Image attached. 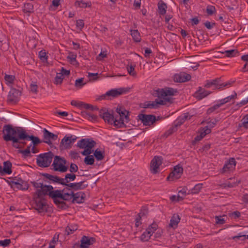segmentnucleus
<instances>
[{"instance_id": "obj_1", "label": "nucleus", "mask_w": 248, "mask_h": 248, "mask_svg": "<svg viewBox=\"0 0 248 248\" xmlns=\"http://www.w3.org/2000/svg\"><path fill=\"white\" fill-rule=\"evenodd\" d=\"M22 129V127H16L14 128L11 125H5L3 127V133L4 134L3 138L6 141H12L13 142V146L16 148H19V145L17 143H19L21 140L18 139L19 132Z\"/></svg>"}, {"instance_id": "obj_2", "label": "nucleus", "mask_w": 248, "mask_h": 248, "mask_svg": "<svg viewBox=\"0 0 248 248\" xmlns=\"http://www.w3.org/2000/svg\"><path fill=\"white\" fill-rule=\"evenodd\" d=\"M173 99L172 98H167L164 100L155 99V101H147L143 103H141L140 107L144 108H157L159 107V105H165L167 103L172 104Z\"/></svg>"}, {"instance_id": "obj_3", "label": "nucleus", "mask_w": 248, "mask_h": 248, "mask_svg": "<svg viewBox=\"0 0 248 248\" xmlns=\"http://www.w3.org/2000/svg\"><path fill=\"white\" fill-rule=\"evenodd\" d=\"M54 156V154L51 151L41 154L36 158L37 164L40 167H48L50 166Z\"/></svg>"}, {"instance_id": "obj_4", "label": "nucleus", "mask_w": 248, "mask_h": 248, "mask_svg": "<svg viewBox=\"0 0 248 248\" xmlns=\"http://www.w3.org/2000/svg\"><path fill=\"white\" fill-rule=\"evenodd\" d=\"M74 192L68 187H65L62 190L57 189L53 193L52 195L54 198H58L60 200L65 201H70L73 199Z\"/></svg>"}, {"instance_id": "obj_5", "label": "nucleus", "mask_w": 248, "mask_h": 248, "mask_svg": "<svg viewBox=\"0 0 248 248\" xmlns=\"http://www.w3.org/2000/svg\"><path fill=\"white\" fill-rule=\"evenodd\" d=\"M177 93L178 91L176 89L170 87H166L164 89H158L154 91L153 95L155 97L162 98V100H164L165 98H169L168 96L174 95Z\"/></svg>"}, {"instance_id": "obj_6", "label": "nucleus", "mask_w": 248, "mask_h": 248, "mask_svg": "<svg viewBox=\"0 0 248 248\" xmlns=\"http://www.w3.org/2000/svg\"><path fill=\"white\" fill-rule=\"evenodd\" d=\"M66 164V161L64 158L56 155L54 157L52 166L55 171L64 172L68 170V167L65 166Z\"/></svg>"}, {"instance_id": "obj_7", "label": "nucleus", "mask_w": 248, "mask_h": 248, "mask_svg": "<svg viewBox=\"0 0 248 248\" xmlns=\"http://www.w3.org/2000/svg\"><path fill=\"white\" fill-rule=\"evenodd\" d=\"M55 192V190H53V187L51 185H43L40 189H37L34 194L39 198H44V196L48 195L52 199V193Z\"/></svg>"}, {"instance_id": "obj_8", "label": "nucleus", "mask_w": 248, "mask_h": 248, "mask_svg": "<svg viewBox=\"0 0 248 248\" xmlns=\"http://www.w3.org/2000/svg\"><path fill=\"white\" fill-rule=\"evenodd\" d=\"M21 131L19 132L18 139L21 140H31L33 146L37 145L42 143L43 140H41L37 137L33 135H29L26 132L25 130L22 128Z\"/></svg>"}, {"instance_id": "obj_9", "label": "nucleus", "mask_w": 248, "mask_h": 248, "mask_svg": "<svg viewBox=\"0 0 248 248\" xmlns=\"http://www.w3.org/2000/svg\"><path fill=\"white\" fill-rule=\"evenodd\" d=\"M139 120L141 121L144 125L150 126L153 124L157 119L153 114H139L138 116Z\"/></svg>"}, {"instance_id": "obj_10", "label": "nucleus", "mask_w": 248, "mask_h": 248, "mask_svg": "<svg viewBox=\"0 0 248 248\" xmlns=\"http://www.w3.org/2000/svg\"><path fill=\"white\" fill-rule=\"evenodd\" d=\"M41 175L44 177V181L45 182L50 184H59L64 186L63 178H60L56 175H51L46 173H41Z\"/></svg>"}, {"instance_id": "obj_11", "label": "nucleus", "mask_w": 248, "mask_h": 248, "mask_svg": "<svg viewBox=\"0 0 248 248\" xmlns=\"http://www.w3.org/2000/svg\"><path fill=\"white\" fill-rule=\"evenodd\" d=\"M12 188H16L18 189L25 190L29 188V185L27 182L23 181L21 178H13V181L9 182Z\"/></svg>"}, {"instance_id": "obj_12", "label": "nucleus", "mask_w": 248, "mask_h": 248, "mask_svg": "<svg viewBox=\"0 0 248 248\" xmlns=\"http://www.w3.org/2000/svg\"><path fill=\"white\" fill-rule=\"evenodd\" d=\"M43 142L52 147V140H56L58 138V135L48 131L46 128L43 130Z\"/></svg>"}, {"instance_id": "obj_13", "label": "nucleus", "mask_w": 248, "mask_h": 248, "mask_svg": "<svg viewBox=\"0 0 248 248\" xmlns=\"http://www.w3.org/2000/svg\"><path fill=\"white\" fill-rule=\"evenodd\" d=\"M162 163V157L161 156H155L152 160L150 164V171L153 174L158 172L159 166Z\"/></svg>"}, {"instance_id": "obj_14", "label": "nucleus", "mask_w": 248, "mask_h": 248, "mask_svg": "<svg viewBox=\"0 0 248 248\" xmlns=\"http://www.w3.org/2000/svg\"><path fill=\"white\" fill-rule=\"evenodd\" d=\"M183 172V168L181 166L179 165L175 166L173 168V171L171 172L167 177V180L173 181L175 179H178L181 177Z\"/></svg>"}, {"instance_id": "obj_15", "label": "nucleus", "mask_w": 248, "mask_h": 248, "mask_svg": "<svg viewBox=\"0 0 248 248\" xmlns=\"http://www.w3.org/2000/svg\"><path fill=\"white\" fill-rule=\"evenodd\" d=\"M81 244L79 245L76 244L74 248L79 247L80 248H89L90 245H93L95 242V239L93 237H89L86 236H83L80 240Z\"/></svg>"}, {"instance_id": "obj_16", "label": "nucleus", "mask_w": 248, "mask_h": 248, "mask_svg": "<svg viewBox=\"0 0 248 248\" xmlns=\"http://www.w3.org/2000/svg\"><path fill=\"white\" fill-rule=\"evenodd\" d=\"M33 198L36 206L35 208L39 212L46 211L47 204L45 198H39L34 195Z\"/></svg>"}, {"instance_id": "obj_17", "label": "nucleus", "mask_w": 248, "mask_h": 248, "mask_svg": "<svg viewBox=\"0 0 248 248\" xmlns=\"http://www.w3.org/2000/svg\"><path fill=\"white\" fill-rule=\"evenodd\" d=\"M130 90L129 87L120 88L116 89H112L106 93L108 96H112V97H117L123 94L128 92Z\"/></svg>"}, {"instance_id": "obj_18", "label": "nucleus", "mask_w": 248, "mask_h": 248, "mask_svg": "<svg viewBox=\"0 0 248 248\" xmlns=\"http://www.w3.org/2000/svg\"><path fill=\"white\" fill-rule=\"evenodd\" d=\"M96 142L92 139H83L78 142L77 146L80 149L93 148L96 145Z\"/></svg>"}, {"instance_id": "obj_19", "label": "nucleus", "mask_w": 248, "mask_h": 248, "mask_svg": "<svg viewBox=\"0 0 248 248\" xmlns=\"http://www.w3.org/2000/svg\"><path fill=\"white\" fill-rule=\"evenodd\" d=\"M236 161L234 158H231L224 164L223 168L220 170L221 174L229 172L233 170L236 166Z\"/></svg>"}, {"instance_id": "obj_20", "label": "nucleus", "mask_w": 248, "mask_h": 248, "mask_svg": "<svg viewBox=\"0 0 248 248\" xmlns=\"http://www.w3.org/2000/svg\"><path fill=\"white\" fill-rule=\"evenodd\" d=\"M64 186L68 187L71 190H82L88 187V184L86 183V181L84 180L78 183H70L69 184H65Z\"/></svg>"}, {"instance_id": "obj_21", "label": "nucleus", "mask_w": 248, "mask_h": 248, "mask_svg": "<svg viewBox=\"0 0 248 248\" xmlns=\"http://www.w3.org/2000/svg\"><path fill=\"white\" fill-rule=\"evenodd\" d=\"M100 116L104 119L106 122H108V124H112L113 122L114 117L112 113L108 112L106 108L101 109L99 112Z\"/></svg>"}, {"instance_id": "obj_22", "label": "nucleus", "mask_w": 248, "mask_h": 248, "mask_svg": "<svg viewBox=\"0 0 248 248\" xmlns=\"http://www.w3.org/2000/svg\"><path fill=\"white\" fill-rule=\"evenodd\" d=\"M21 94L20 91L15 88H12L9 93L8 100L10 102L16 103L18 101Z\"/></svg>"}, {"instance_id": "obj_23", "label": "nucleus", "mask_w": 248, "mask_h": 248, "mask_svg": "<svg viewBox=\"0 0 248 248\" xmlns=\"http://www.w3.org/2000/svg\"><path fill=\"white\" fill-rule=\"evenodd\" d=\"M191 78L189 74L185 72H180L174 75L173 79L176 82H185L190 80Z\"/></svg>"}, {"instance_id": "obj_24", "label": "nucleus", "mask_w": 248, "mask_h": 248, "mask_svg": "<svg viewBox=\"0 0 248 248\" xmlns=\"http://www.w3.org/2000/svg\"><path fill=\"white\" fill-rule=\"evenodd\" d=\"M211 93V92L205 90L201 87L198 88V90L194 93L193 96L200 100L207 96Z\"/></svg>"}, {"instance_id": "obj_25", "label": "nucleus", "mask_w": 248, "mask_h": 248, "mask_svg": "<svg viewBox=\"0 0 248 248\" xmlns=\"http://www.w3.org/2000/svg\"><path fill=\"white\" fill-rule=\"evenodd\" d=\"M210 132L211 129L208 128L207 126H205L202 129V131L200 132V134L198 135L194 138V140L192 142V144L193 145L196 144L198 141H200L206 136V135L210 133Z\"/></svg>"}, {"instance_id": "obj_26", "label": "nucleus", "mask_w": 248, "mask_h": 248, "mask_svg": "<svg viewBox=\"0 0 248 248\" xmlns=\"http://www.w3.org/2000/svg\"><path fill=\"white\" fill-rule=\"evenodd\" d=\"M52 193V199L54 203L57 205V207L62 210H65L69 208L68 205L65 202V201L60 200L58 198H54L53 196Z\"/></svg>"}, {"instance_id": "obj_27", "label": "nucleus", "mask_w": 248, "mask_h": 248, "mask_svg": "<svg viewBox=\"0 0 248 248\" xmlns=\"http://www.w3.org/2000/svg\"><path fill=\"white\" fill-rule=\"evenodd\" d=\"M85 198V194L83 192H78L73 194V199L72 203L77 202L78 203H83Z\"/></svg>"}, {"instance_id": "obj_28", "label": "nucleus", "mask_w": 248, "mask_h": 248, "mask_svg": "<svg viewBox=\"0 0 248 248\" xmlns=\"http://www.w3.org/2000/svg\"><path fill=\"white\" fill-rule=\"evenodd\" d=\"M71 147V141L70 137L65 136L61 140L60 145V150L63 149H69Z\"/></svg>"}, {"instance_id": "obj_29", "label": "nucleus", "mask_w": 248, "mask_h": 248, "mask_svg": "<svg viewBox=\"0 0 248 248\" xmlns=\"http://www.w3.org/2000/svg\"><path fill=\"white\" fill-rule=\"evenodd\" d=\"M237 97V93L234 92L233 94L228 96L223 99H221L218 101V108L225 104L226 103H228L231 101V100H233L236 98Z\"/></svg>"}, {"instance_id": "obj_30", "label": "nucleus", "mask_w": 248, "mask_h": 248, "mask_svg": "<svg viewBox=\"0 0 248 248\" xmlns=\"http://www.w3.org/2000/svg\"><path fill=\"white\" fill-rule=\"evenodd\" d=\"M218 54H225V56L228 57H232L239 55V52L237 49H232L226 50L224 52L218 51Z\"/></svg>"}, {"instance_id": "obj_31", "label": "nucleus", "mask_w": 248, "mask_h": 248, "mask_svg": "<svg viewBox=\"0 0 248 248\" xmlns=\"http://www.w3.org/2000/svg\"><path fill=\"white\" fill-rule=\"evenodd\" d=\"M3 168L2 171L4 174H10L12 172V164L10 161H6L3 162Z\"/></svg>"}, {"instance_id": "obj_32", "label": "nucleus", "mask_w": 248, "mask_h": 248, "mask_svg": "<svg viewBox=\"0 0 248 248\" xmlns=\"http://www.w3.org/2000/svg\"><path fill=\"white\" fill-rule=\"evenodd\" d=\"M180 221V217L178 215H173L172 217L170 220L169 226L172 228H176L177 227L178 223Z\"/></svg>"}, {"instance_id": "obj_33", "label": "nucleus", "mask_w": 248, "mask_h": 248, "mask_svg": "<svg viewBox=\"0 0 248 248\" xmlns=\"http://www.w3.org/2000/svg\"><path fill=\"white\" fill-rule=\"evenodd\" d=\"M167 4L162 0L158 3V13L160 15H164L166 13Z\"/></svg>"}, {"instance_id": "obj_34", "label": "nucleus", "mask_w": 248, "mask_h": 248, "mask_svg": "<svg viewBox=\"0 0 248 248\" xmlns=\"http://www.w3.org/2000/svg\"><path fill=\"white\" fill-rule=\"evenodd\" d=\"M204 87L206 88H213V90L217 89V78L206 80Z\"/></svg>"}, {"instance_id": "obj_35", "label": "nucleus", "mask_w": 248, "mask_h": 248, "mask_svg": "<svg viewBox=\"0 0 248 248\" xmlns=\"http://www.w3.org/2000/svg\"><path fill=\"white\" fill-rule=\"evenodd\" d=\"M76 175L73 173H67L65 175V177L63 178V183L65 184H69L70 181H73L76 179Z\"/></svg>"}, {"instance_id": "obj_36", "label": "nucleus", "mask_w": 248, "mask_h": 248, "mask_svg": "<svg viewBox=\"0 0 248 248\" xmlns=\"http://www.w3.org/2000/svg\"><path fill=\"white\" fill-rule=\"evenodd\" d=\"M93 156L97 160H102L105 157V152L104 151L99 150L98 149H97L94 152Z\"/></svg>"}, {"instance_id": "obj_37", "label": "nucleus", "mask_w": 248, "mask_h": 248, "mask_svg": "<svg viewBox=\"0 0 248 248\" xmlns=\"http://www.w3.org/2000/svg\"><path fill=\"white\" fill-rule=\"evenodd\" d=\"M78 225L77 224H69L65 228L66 235H68L73 233L75 231L78 230Z\"/></svg>"}, {"instance_id": "obj_38", "label": "nucleus", "mask_w": 248, "mask_h": 248, "mask_svg": "<svg viewBox=\"0 0 248 248\" xmlns=\"http://www.w3.org/2000/svg\"><path fill=\"white\" fill-rule=\"evenodd\" d=\"M131 35L133 40L136 42H140L141 40L139 32L137 30H131Z\"/></svg>"}, {"instance_id": "obj_39", "label": "nucleus", "mask_w": 248, "mask_h": 248, "mask_svg": "<svg viewBox=\"0 0 248 248\" xmlns=\"http://www.w3.org/2000/svg\"><path fill=\"white\" fill-rule=\"evenodd\" d=\"M241 182L240 180H237L236 182L233 183L228 182L226 183L218 185V186H219L221 187H233L237 186Z\"/></svg>"}, {"instance_id": "obj_40", "label": "nucleus", "mask_w": 248, "mask_h": 248, "mask_svg": "<svg viewBox=\"0 0 248 248\" xmlns=\"http://www.w3.org/2000/svg\"><path fill=\"white\" fill-rule=\"evenodd\" d=\"M77 55L70 52L67 57V59L70 60V63L73 65H78V62L76 60Z\"/></svg>"}, {"instance_id": "obj_41", "label": "nucleus", "mask_w": 248, "mask_h": 248, "mask_svg": "<svg viewBox=\"0 0 248 248\" xmlns=\"http://www.w3.org/2000/svg\"><path fill=\"white\" fill-rule=\"evenodd\" d=\"M152 235L149 232L145 231L140 237V240L142 242H147L149 240Z\"/></svg>"}, {"instance_id": "obj_42", "label": "nucleus", "mask_w": 248, "mask_h": 248, "mask_svg": "<svg viewBox=\"0 0 248 248\" xmlns=\"http://www.w3.org/2000/svg\"><path fill=\"white\" fill-rule=\"evenodd\" d=\"M75 6H78L80 7L86 8L89 7L91 6V2H85L82 1H76L75 3Z\"/></svg>"}, {"instance_id": "obj_43", "label": "nucleus", "mask_w": 248, "mask_h": 248, "mask_svg": "<svg viewBox=\"0 0 248 248\" xmlns=\"http://www.w3.org/2000/svg\"><path fill=\"white\" fill-rule=\"evenodd\" d=\"M94 162V159L93 155H88L84 159V162L87 165H93Z\"/></svg>"}, {"instance_id": "obj_44", "label": "nucleus", "mask_w": 248, "mask_h": 248, "mask_svg": "<svg viewBox=\"0 0 248 248\" xmlns=\"http://www.w3.org/2000/svg\"><path fill=\"white\" fill-rule=\"evenodd\" d=\"M124 121L123 118L120 117L119 120L114 118L113 123L115 126L117 127H122L124 125Z\"/></svg>"}, {"instance_id": "obj_45", "label": "nucleus", "mask_w": 248, "mask_h": 248, "mask_svg": "<svg viewBox=\"0 0 248 248\" xmlns=\"http://www.w3.org/2000/svg\"><path fill=\"white\" fill-rule=\"evenodd\" d=\"M33 5L31 3H26L24 5V12L25 13H32L33 12Z\"/></svg>"}, {"instance_id": "obj_46", "label": "nucleus", "mask_w": 248, "mask_h": 248, "mask_svg": "<svg viewBox=\"0 0 248 248\" xmlns=\"http://www.w3.org/2000/svg\"><path fill=\"white\" fill-rule=\"evenodd\" d=\"M80 105L82 106V108H84L87 109H90L92 110H98V108L97 106H93L92 105L86 104L83 102H81Z\"/></svg>"}, {"instance_id": "obj_47", "label": "nucleus", "mask_w": 248, "mask_h": 248, "mask_svg": "<svg viewBox=\"0 0 248 248\" xmlns=\"http://www.w3.org/2000/svg\"><path fill=\"white\" fill-rule=\"evenodd\" d=\"M218 79H219L218 78ZM232 82H227L226 83H220V81L218 80V91H221L224 89V88L227 86H231Z\"/></svg>"}, {"instance_id": "obj_48", "label": "nucleus", "mask_w": 248, "mask_h": 248, "mask_svg": "<svg viewBox=\"0 0 248 248\" xmlns=\"http://www.w3.org/2000/svg\"><path fill=\"white\" fill-rule=\"evenodd\" d=\"M202 184H198L195 186L190 190V193L192 194H196L199 193L201 188H202Z\"/></svg>"}, {"instance_id": "obj_49", "label": "nucleus", "mask_w": 248, "mask_h": 248, "mask_svg": "<svg viewBox=\"0 0 248 248\" xmlns=\"http://www.w3.org/2000/svg\"><path fill=\"white\" fill-rule=\"evenodd\" d=\"M240 127L248 128V114L245 116L241 120V124H239Z\"/></svg>"}, {"instance_id": "obj_50", "label": "nucleus", "mask_w": 248, "mask_h": 248, "mask_svg": "<svg viewBox=\"0 0 248 248\" xmlns=\"http://www.w3.org/2000/svg\"><path fill=\"white\" fill-rule=\"evenodd\" d=\"M63 78V76L60 73H57L56 76L55 78L54 83L57 85L62 84Z\"/></svg>"}, {"instance_id": "obj_51", "label": "nucleus", "mask_w": 248, "mask_h": 248, "mask_svg": "<svg viewBox=\"0 0 248 248\" xmlns=\"http://www.w3.org/2000/svg\"><path fill=\"white\" fill-rule=\"evenodd\" d=\"M177 130V128L174 126H172L170 128H169V130H168L164 134L165 136L166 137L171 135L172 134H173L174 132L176 131Z\"/></svg>"}, {"instance_id": "obj_52", "label": "nucleus", "mask_w": 248, "mask_h": 248, "mask_svg": "<svg viewBox=\"0 0 248 248\" xmlns=\"http://www.w3.org/2000/svg\"><path fill=\"white\" fill-rule=\"evenodd\" d=\"M241 237H243L244 238L242 239V240H244L246 239V234H244L243 232H240L238 233L237 235L234 236L230 238V239L234 240L236 241H237V240L240 239Z\"/></svg>"}, {"instance_id": "obj_53", "label": "nucleus", "mask_w": 248, "mask_h": 248, "mask_svg": "<svg viewBox=\"0 0 248 248\" xmlns=\"http://www.w3.org/2000/svg\"><path fill=\"white\" fill-rule=\"evenodd\" d=\"M33 122L29 119H26L25 120H21V124L24 126H32Z\"/></svg>"}, {"instance_id": "obj_54", "label": "nucleus", "mask_w": 248, "mask_h": 248, "mask_svg": "<svg viewBox=\"0 0 248 248\" xmlns=\"http://www.w3.org/2000/svg\"><path fill=\"white\" fill-rule=\"evenodd\" d=\"M216 8L214 6L208 5L206 8V12L209 16L212 15L216 12Z\"/></svg>"}, {"instance_id": "obj_55", "label": "nucleus", "mask_w": 248, "mask_h": 248, "mask_svg": "<svg viewBox=\"0 0 248 248\" xmlns=\"http://www.w3.org/2000/svg\"><path fill=\"white\" fill-rule=\"evenodd\" d=\"M199 63H193L192 62H189L187 63H186L184 66H186L187 67H191L194 70L196 69L199 66Z\"/></svg>"}, {"instance_id": "obj_56", "label": "nucleus", "mask_w": 248, "mask_h": 248, "mask_svg": "<svg viewBox=\"0 0 248 248\" xmlns=\"http://www.w3.org/2000/svg\"><path fill=\"white\" fill-rule=\"evenodd\" d=\"M116 112L120 115V117L123 118L128 111L125 109L120 107L117 108Z\"/></svg>"}, {"instance_id": "obj_57", "label": "nucleus", "mask_w": 248, "mask_h": 248, "mask_svg": "<svg viewBox=\"0 0 248 248\" xmlns=\"http://www.w3.org/2000/svg\"><path fill=\"white\" fill-rule=\"evenodd\" d=\"M15 78L14 76L5 74L4 79L5 81L9 83H12Z\"/></svg>"}, {"instance_id": "obj_58", "label": "nucleus", "mask_w": 248, "mask_h": 248, "mask_svg": "<svg viewBox=\"0 0 248 248\" xmlns=\"http://www.w3.org/2000/svg\"><path fill=\"white\" fill-rule=\"evenodd\" d=\"M31 91L35 93H37L38 92V86L35 82H32L30 85Z\"/></svg>"}, {"instance_id": "obj_59", "label": "nucleus", "mask_w": 248, "mask_h": 248, "mask_svg": "<svg viewBox=\"0 0 248 248\" xmlns=\"http://www.w3.org/2000/svg\"><path fill=\"white\" fill-rule=\"evenodd\" d=\"M83 78H80L76 80L75 84V86L77 87H82L83 85L85 84V83H83Z\"/></svg>"}, {"instance_id": "obj_60", "label": "nucleus", "mask_w": 248, "mask_h": 248, "mask_svg": "<svg viewBox=\"0 0 248 248\" xmlns=\"http://www.w3.org/2000/svg\"><path fill=\"white\" fill-rule=\"evenodd\" d=\"M87 119L90 121H96L97 119V116L91 113L85 112Z\"/></svg>"}, {"instance_id": "obj_61", "label": "nucleus", "mask_w": 248, "mask_h": 248, "mask_svg": "<svg viewBox=\"0 0 248 248\" xmlns=\"http://www.w3.org/2000/svg\"><path fill=\"white\" fill-rule=\"evenodd\" d=\"M148 214V209L145 207H142L140 212L139 213L138 216L140 219H141V217L146 215Z\"/></svg>"}, {"instance_id": "obj_62", "label": "nucleus", "mask_w": 248, "mask_h": 248, "mask_svg": "<svg viewBox=\"0 0 248 248\" xmlns=\"http://www.w3.org/2000/svg\"><path fill=\"white\" fill-rule=\"evenodd\" d=\"M127 70L128 74L132 76H135L136 75L135 72V66L130 65L129 67H127Z\"/></svg>"}, {"instance_id": "obj_63", "label": "nucleus", "mask_w": 248, "mask_h": 248, "mask_svg": "<svg viewBox=\"0 0 248 248\" xmlns=\"http://www.w3.org/2000/svg\"><path fill=\"white\" fill-rule=\"evenodd\" d=\"M11 243V240L9 239L0 240V246L6 247L8 246Z\"/></svg>"}, {"instance_id": "obj_64", "label": "nucleus", "mask_w": 248, "mask_h": 248, "mask_svg": "<svg viewBox=\"0 0 248 248\" xmlns=\"http://www.w3.org/2000/svg\"><path fill=\"white\" fill-rule=\"evenodd\" d=\"M248 102V91L247 92L243 97V99L240 102V104L242 106L245 105Z\"/></svg>"}]
</instances>
